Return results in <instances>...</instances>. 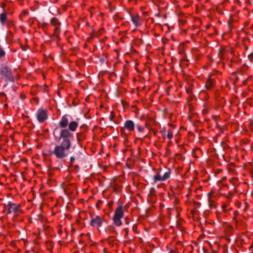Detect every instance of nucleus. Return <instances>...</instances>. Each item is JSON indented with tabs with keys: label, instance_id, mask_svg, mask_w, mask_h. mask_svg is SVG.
Instances as JSON below:
<instances>
[{
	"label": "nucleus",
	"instance_id": "nucleus-20",
	"mask_svg": "<svg viewBox=\"0 0 253 253\" xmlns=\"http://www.w3.org/2000/svg\"><path fill=\"white\" fill-rule=\"evenodd\" d=\"M125 129L126 128L125 127V126L121 127L120 129V132L122 133V134L125 135L126 136L127 135L125 133Z\"/></svg>",
	"mask_w": 253,
	"mask_h": 253
},
{
	"label": "nucleus",
	"instance_id": "nucleus-7",
	"mask_svg": "<svg viewBox=\"0 0 253 253\" xmlns=\"http://www.w3.org/2000/svg\"><path fill=\"white\" fill-rule=\"evenodd\" d=\"M124 126L129 131L133 130L135 127L134 122L131 120H127L125 122Z\"/></svg>",
	"mask_w": 253,
	"mask_h": 253
},
{
	"label": "nucleus",
	"instance_id": "nucleus-26",
	"mask_svg": "<svg viewBox=\"0 0 253 253\" xmlns=\"http://www.w3.org/2000/svg\"><path fill=\"white\" fill-rule=\"evenodd\" d=\"M125 232H126V235L125 236H126L127 235V234H128V232L129 231V229L128 228H125L124 229Z\"/></svg>",
	"mask_w": 253,
	"mask_h": 253
},
{
	"label": "nucleus",
	"instance_id": "nucleus-8",
	"mask_svg": "<svg viewBox=\"0 0 253 253\" xmlns=\"http://www.w3.org/2000/svg\"><path fill=\"white\" fill-rule=\"evenodd\" d=\"M165 181V180L163 179V176H161L159 173H157L153 176L152 181L151 182V184L154 185L158 181Z\"/></svg>",
	"mask_w": 253,
	"mask_h": 253
},
{
	"label": "nucleus",
	"instance_id": "nucleus-10",
	"mask_svg": "<svg viewBox=\"0 0 253 253\" xmlns=\"http://www.w3.org/2000/svg\"><path fill=\"white\" fill-rule=\"evenodd\" d=\"M7 21V15L5 13L0 14V22L2 25H4Z\"/></svg>",
	"mask_w": 253,
	"mask_h": 253
},
{
	"label": "nucleus",
	"instance_id": "nucleus-14",
	"mask_svg": "<svg viewBox=\"0 0 253 253\" xmlns=\"http://www.w3.org/2000/svg\"><path fill=\"white\" fill-rule=\"evenodd\" d=\"M5 52L1 45H0V59H3L5 58Z\"/></svg>",
	"mask_w": 253,
	"mask_h": 253
},
{
	"label": "nucleus",
	"instance_id": "nucleus-30",
	"mask_svg": "<svg viewBox=\"0 0 253 253\" xmlns=\"http://www.w3.org/2000/svg\"><path fill=\"white\" fill-rule=\"evenodd\" d=\"M155 191V189H154V188H152L151 189V192H152V191Z\"/></svg>",
	"mask_w": 253,
	"mask_h": 253
},
{
	"label": "nucleus",
	"instance_id": "nucleus-4",
	"mask_svg": "<svg viewBox=\"0 0 253 253\" xmlns=\"http://www.w3.org/2000/svg\"><path fill=\"white\" fill-rule=\"evenodd\" d=\"M37 118L40 123H42L47 119L46 111L42 109L39 110L37 113Z\"/></svg>",
	"mask_w": 253,
	"mask_h": 253
},
{
	"label": "nucleus",
	"instance_id": "nucleus-25",
	"mask_svg": "<svg viewBox=\"0 0 253 253\" xmlns=\"http://www.w3.org/2000/svg\"><path fill=\"white\" fill-rule=\"evenodd\" d=\"M223 51L221 49H219V54H218V55L219 56V57L221 59L222 58V53Z\"/></svg>",
	"mask_w": 253,
	"mask_h": 253
},
{
	"label": "nucleus",
	"instance_id": "nucleus-28",
	"mask_svg": "<svg viewBox=\"0 0 253 253\" xmlns=\"http://www.w3.org/2000/svg\"><path fill=\"white\" fill-rule=\"evenodd\" d=\"M0 96H4V97H5L6 95H5V94L4 93H3V92H1V93H0Z\"/></svg>",
	"mask_w": 253,
	"mask_h": 253
},
{
	"label": "nucleus",
	"instance_id": "nucleus-22",
	"mask_svg": "<svg viewBox=\"0 0 253 253\" xmlns=\"http://www.w3.org/2000/svg\"><path fill=\"white\" fill-rule=\"evenodd\" d=\"M248 59L250 61L253 62V53H252L248 55Z\"/></svg>",
	"mask_w": 253,
	"mask_h": 253
},
{
	"label": "nucleus",
	"instance_id": "nucleus-33",
	"mask_svg": "<svg viewBox=\"0 0 253 253\" xmlns=\"http://www.w3.org/2000/svg\"><path fill=\"white\" fill-rule=\"evenodd\" d=\"M86 235H87V236H90V234L89 233H88L86 234Z\"/></svg>",
	"mask_w": 253,
	"mask_h": 253
},
{
	"label": "nucleus",
	"instance_id": "nucleus-13",
	"mask_svg": "<svg viewBox=\"0 0 253 253\" xmlns=\"http://www.w3.org/2000/svg\"><path fill=\"white\" fill-rule=\"evenodd\" d=\"M50 22L54 26H59L60 25V23L58 21L57 18L55 17L52 18L50 20Z\"/></svg>",
	"mask_w": 253,
	"mask_h": 253
},
{
	"label": "nucleus",
	"instance_id": "nucleus-27",
	"mask_svg": "<svg viewBox=\"0 0 253 253\" xmlns=\"http://www.w3.org/2000/svg\"><path fill=\"white\" fill-rule=\"evenodd\" d=\"M113 203H114V202H113V201H111V202H110L108 203V205H109V208H111V207L112 206V205H113Z\"/></svg>",
	"mask_w": 253,
	"mask_h": 253
},
{
	"label": "nucleus",
	"instance_id": "nucleus-34",
	"mask_svg": "<svg viewBox=\"0 0 253 253\" xmlns=\"http://www.w3.org/2000/svg\"><path fill=\"white\" fill-rule=\"evenodd\" d=\"M75 168H78V169H79V166L78 165H76L75 166Z\"/></svg>",
	"mask_w": 253,
	"mask_h": 253
},
{
	"label": "nucleus",
	"instance_id": "nucleus-9",
	"mask_svg": "<svg viewBox=\"0 0 253 253\" xmlns=\"http://www.w3.org/2000/svg\"><path fill=\"white\" fill-rule=\"evenodd\" d=\"M68 126H69V128L67 129L68 130H69V131L72 132V131H76L78 126V124L76 121H72L69 124Z\"/></svg>",
	"mask_w": 253,
	"mask_h": 253
},
{
	"label": "nucleus",
	"instance_id": "nucleus-5",
	"mask_svg": "<svg viewBox=\"0 0 253 253\" xmlns=\"http://www.w3.org/2000/svg\"><path fill=\"white\" fill-rule=\"evenodd\" d=\"M7 213L10 214L12 212L17 213L19 211V206L11 202H8L7 204Z\"/></svg>",
	"mask_w": 253,
	"mask_h": 253
},
{
	"label": "nucleus",
	"instance_id": "nucleus-21",
	"mask_svg": "<svg viewBox=\"0 0 253 253\" xmlns=\"http://www.w3.org/2000/svg\"><path fill=\"white\" fill-rule=\"evenodd\" d=\"M76 160V159L73 156H71L70 159V163L72 165V164L74 162V161Z\"/></svg>",
	"mask_w": 253,
	"mask_h": 253
},
{
	"label": "nucleus",
	"instance_id": "nucleus-15",
	"mask_svg": "<svg viewBox=\"0 0 253 253\" xmlns=\"http://www.w3.org/2000/svg\"><path fill=\"white\" fill-rule=\"evenodd\" d=\"M170 175V172L169 170L164 173V175L163 176V179H164V180H166L169 178Z\"/></svg>",
	"mask_w": 253,
	"mask_h": 253
},
{
	"label": "nucleus",
	"instance_id": "nucleus-6",
	"mask_svg": "<svg viewBox=\"0 0 253 253\" xmlns=\"http://www.w3.org/2000/svg\"><path fill=\"white\" fill-rule=\"evenodd\" d=\"M102 221L101 217L99 216H96L94 218H92L90 221V225L91 226H94L95 224H97L98 226L102 225Z\"/></svg>",
	"mask_w": 253,
	"mask_h": 253
},
{
	"label": "nucleus",
	"instance_id": "nucleus-12",
	"mask_svg": "<svg viewBox=\"0 0 253 253\" xmlns=\"http://www.w3.org/2000/svg\"><path fill=\"white\" fill-rule=\"evenodd\" d=\"M139 17L138 16H137L136 17L131 16V20L132 22L134 24L135 27H137L139 26V23H138Z\"/></svg>",
	"mask_w": 253,
	"mask_h": 253
},
{
	"label": "nucleus",
	"instance_id": "nucleus-1",
	"mask_svg": "<svg viewBox=\"0 0 253 253\" xmlns=\"http://www.w3.org/2000/svg\"><path fill=\"white\" fill-rule=\"evenodd\" d=\"M69 115L66 114L63 116L59 122L60 127L57 126L53 131L54 139L59 144L55 146L53 150L49 151V154L60 160L68 156L67 152L71 149L75 138L74 134L66 128L69 124Z\"/></svg>",
	"mask_w": 253,
	"mask_h": 253
},
{
	"label": "nucleus",
	"instance_id": "nucleus-24",
	"mask_svg": "<svg viewBox=\"0 0 253 253\" xmlns=\"http://www.w3.org/2000/svg\"><path fill=\"white\" fill-rule=\"evenodd\" d=\"M114 117H115V116H114V114L113 112H111V115L109 117V120L110 121H112L113 118H114Z\"/></svg>",
	"mask_w": 253,
	"mask_h": 253
},
{
	"label": "nucleus",
	"instance_id": "nucleus-35",
	"mask_svg": "<svg viewBox=\"0 0 253 253\" xmlns=\"http://www.w3.org/2000/svg\"><path fill=\"white\" fill-rule=\"evenodd\" d=\"M114 232L115 234H117V231H114Z\"/></svg>",
	"mask_w": 253,
	"mask_h": 253
},
{
	"label": "nucleus",
	"instance_id": "nucleus-11",
	"mask_svg": "<svg viewBox=\"0 0 253 253\" xmlns=\"http://www.w3.org/2000/svg\"><path fill=\"white\" fill-rule=\"evenodd\" d=\"M214 85V82L211 79H209L206 84L207 88L210 89Z\"/></svg>",
	"mask_w": 253,
	"mask_h": 253
},
{
	"label": "nucleus",
	"instance_id": "nucleus-29",
	"mask_svg": "<svg viewBox=\"0 0 253 253\" xmlns=\"http://www.w3.org/2000/svg\"><path fill=\"white\" fill-rule=\"evenodd\" d=\"M166 131V127H164L163 128V130H162L161 132V133H163V132H165Z\"/></svg>",
	"mask_w": 253,
	"mask_h": 253
},
{
	"label": "nucleus",
	"instance_id": "nucleus-31",
	"mask_svg": "<svg viewBox=\"0 0 253 253\" xmlns=\"http://www.w3.org/2000/svg\"><path fill=\"white\" fill-rule=\"evenodd\" d=\"M246 82H247V81H246V80H244V81H243V84H246Z\"/></svg>",
	"mask_w": 253,
	"mask_h": 253
},
{
	"label": "nucleus",
	"instance_id": "nucleus-23",
	"mask_svg": "<svg viewBox=\"0 0 253 253\" xmlns=\"http://www.w3.org/2000/svg\"><path fill=\"white\" fill-rule=\"evenodd\" d=\"M55 34H57L60 32V28L59 27H56L54 29Z\"/></svg>",
	"mask_w": 253,
	"mask_h": 253
},
{
	"label": "nucleus",
	"instance_id": "nucleus-32",
	"mask_svg": "<svg viewBox=\"0 0 253 253\" xmlns=\"http://www.w3.org/2000/svg\"><path fill=\"white\" fill-rule=\"evenodd\" d=\"M101 62H102V63H103V62H104V60L103 59H101Z\"/></svg>",
	"mask_w": 253,
	"mask_h": 253
},
{
	"label": "nucleus",
	"instance_id": "nucleus-3",
	"mask_svg": "<svg viewBox=\"0 0 253 253\" xmlns=\"http://www.w3.org/2000/svg\"><path fill=\"white\" fill-rule=\"evenodd\" d=\"M124 216V211L122 205H119L118 208L115 211V214L113 218L114 223L116 226H119L122 225V222L121 219Z\"/></svg>",
	"mask_w": 253,
	"mask_h": 253
},
{
	"label": "nucleus",
	"instance_id": "nucleus-19",
	"mask_svg": "<svg viewBox=\"0 0 253 253\" xmlns=\"http://www.w3.org/2000/svg\"><path fill=\"white\" fill-rule=\"evenodd\" d=\"M136 127L138 129V130L139 131V132H143L144 131V128L142 127L140 125H139L138 124H137L136 125Z\"/></svg>",
	"mask_w": 253,
	"mask_h": 253
},
{
	"label": "nucleus",
	"instance_id": "nucleus-18",
	"mask_svg": "<svg viewBox=\"0 0 253 253\" xmlns=\"http://www.w3.org/2000/svg\"><path fill=\"white\" fill-rule=\"evenodd\" d=\"M173 136V134H172V132L170 130H168V134L167 135V137L169 139H170L172 138Z\"/></svg>",
	"mask_w": 253,
	"mask_h": 253
},
{
	"label": "nucleus",
	"instance_id": "nucleus-2",
	"mask_svg": "<svg viewBox=\"0 0 253 253\" xmlns=\"http://www.w3.org/2000/svg\"><path fill=\"white\" fill-rule=\"evenodd\" d=\"M0 73L3 77L5 81L13 82L14 81V77L12 74V71L10 68L7 66H2L0 68Z\"/></svg>",
	"mask_w": 253,
	"mask_h": 253
},
{
	"label": "nucleus",
	"instance_id": "nucleus-16",
	"mask_svg": "<svg viewBox=\"0 0 253 253\" xmlns=\"http://www.w3.org/2000/svg\"><path fill=\"white\" fill-rule=\"evenodd\" d=\"M148 201L153 202V201L155 200L156 196L155 195L153 194L152 193H149L148 195Z\"/></svg>",
	"mask_w": 253,
	"mask_h": 253
},
{
	"label": "nucleus",
	"instance_id": "nucleus-17",
	"mask_svg": "<svg viewBox=\"0 0 253 253\" xmlns=\"http://www.w3.org/2000/svg\"><path fill=\"white\" fill-rule=\"evenodd\" d=\"M82 153L81 152H76V153H75L74 154H73V156L77 159V160H79V159H81V156L82 155Z\"/></svg>",
	"mask_w": 253,
	"mask_h": 253
}]
</instances>
